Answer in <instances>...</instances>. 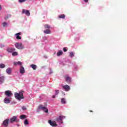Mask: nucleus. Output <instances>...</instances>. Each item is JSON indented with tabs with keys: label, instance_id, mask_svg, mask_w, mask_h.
Returning a JSON list of instances; mask_svg holds the SVG:
<instances>
[{
	"label": "nucleus",
	"instance_id": "7ed1b4c3",
	"mask_svg": "<svg viewBox=\"0 0 127 127\" xmlns=\"http://www.w3.org/2000/svg\"><path fill=\"white\" fill-rule=\"evenodd\" d=\"M15 47L17 48V49H19L20 50L24 49V46L22 45V43H16L15 44Z\"/></svg>",
	"mask_w": 127,
	"mask_h": 127
},
{
	"label": "nucleus",
	"instance_id": "f03ea898",
	"mask_svg": "<svg viewBox=\"0 0 127 127\" xmlns=\"http://www.w3.org/2000/svg\"><path fill=\"white\" fill-rule=\"evenodd\" d=\"M66 117L64 116H60L59 117H57L55 121H56V123H57V124L58 125H60V126L61 125H62V124H63V120H64V119H65Z\"/></svg>",
	"mask_w": 127,
	"mask_h": 127
},
{
	"label": "nucleus",
	"instance_id": "aec40b11",
	"mask_svg": "<svg viewBox=\"0 0 127 127\" xmlns=\"http://www.w3.org/2000/svg\"><path fill=\"white\" fill-rule=\"evenodd\" d=\"M63 51L60 50L59 52L57 53V55L58 57L60 56H61V55H63Z\"/></svg>",
	"mask_w": 127,
	"mask_h": 127
},
{
	"label": "nucleus",
	"instance_id": "a878e982",
	"mask_svg": "<svg viewBox=\"0 0 127 127\" xmlns=\"http://www.w3.org/2000/svg\"><path fill=\"white\" fill-rule=\"evenodd\" d=\"M12 56H17V55H18V53L17 52H12Z\"/></svg>",
	"mask_w": 127,
	"mask_h": 127
},
{
	"label": "nucleus",
	"instance_id": "4468645a",
	"mask_svg": "<svg viewBox=\"0 0 127 127\" xmlns=\"http://www.w3.org/2000/svg\"><path fill=\"white\" fill-rule=\"evenodd\" d=\"M20 74H24L25 73V69L24 67L22 66H21L19 69Z\"/></svg>",
	"mask_w": 127,
	"mask_h": 127
},
{
	"label": "nucleus",
	"instance_id": "1a4fd4ad",
	"mask_svg": "<svg viewBox=\"0 0 127 127\" xmlns=\"http://www.w3.org/2000/svg\"><path fill=\"white\" fill-rule=\"evenodd\" d=\"M63 89L66 92H68V91H70V86L68 85H64L63 86Z\"/></svg>",
	"mask_w": 127,
	"mask_h": 127
},
{
	"label": "nucleus",
	"instance_id": "4be33fe9",
	"mask_svg": "<svg viewBox=\"0 0 127 127\" xmlns=\"http://www.w3.org/2000/svg\"><path fill=\"white\" fill-rule=\"evenodd\" d=\"M5 68V64H0V69H4Z\"/></svg>",
	"mask_w": 127,
	"mask_h": 127
},
{
	"label": "nucleus",
	"instance_id": "cd10ccee",
	"mask_svg": "<svg viewBox=\"0 0 127 127\" xmlns=\"http://www.w3.org/2000/svg\"><path fill=\"white\" fill-rule=\"evenodd\" d=\"M61 103L64 104H66V100L65 99V98L61 99Z\"/></svg>",
	"mask_w": 127,
	"mask_h": 127
},
{
	"label": "nucleus",
	"instance_id": "9b49d317",
	"mask_svg": "<svg viewBox=\"0 0 127 127\" xmlns=\"http://www.w3.org/2000/svg\"><path fill=\"white\" fill-rule=\"evenodd\" d=\"M71 79L72 78H71V77H70V76L68 75H66L65 77V82H66V83H68V84L71 83Z\"/></svg>",
	"mask_w": 127,
	"mask_h": 127
},
{
	"label": "nucleus",
	"instance_id": "6ab92c4d",
	"mask_svg": "<svg viewBox=\"0 0 127 127\" xmlns=\"http://www.w3.org/2000/svg\"><path fill=\"white\" fill-rule=\"evenodd\" d=\"M44 33H45V34H50V33H51V31L49 29H46L44 31Z\"/></svg>",
	"mask_w": 127,
	"mask_h": 127
},
{
	"label": "nucleus",
	"instance_id": "b1692460",
	"mask_svg": "<svg viewBox=\"0 0 127 127\" xmlns=\"http://www.w3.org/2000/svg\"><path fill=\"white\" fill-rule=\"evenodd\" d=\"M44 27L46 29H50V27H51V26H50V25L46 24L45 25Z\"/></svg>",
	"mask_w": 127,
	"mask_h": 127
},
{
	"label": "nucleus",
	"instance_id": "4c0bfd02",
	"mask_svg": "<svg viewBox=\"0 0 127 127\" xmlns=\"http://www.w3.org/2000/svg\"><path fill=\"white\" fill-rule=\"evenodd\" d=\"M0 47L1 48H3V47H4V45H3V44H1V45H0Z\"/></svg>",
	"mask_w": 127,
	"mask_h": 127
},
{
	"label": "nucleus",
	"instance_id": "473e14b6",
	"mask_svg": "<svg viewBox=\"0 0 127 127\" xmlns=\"http://www.w3.org/2000/svg\"><path fill=\"white\" fill-rule=\"evenodd\" d=\"M22 110H23V111H25L26 110V107L25 106L22 107Z\"/></svg>",
	"mask_w": 127,
	"mask_h": 127
},
{
	"label": "nucleus",
	"instance_id": "dca6fc26",
	"mask_svg": "<svg viewBox=\"0 0 127 127\" xmlns=\"http://www.w3.org/2000/svg\"><path fill=\"white\" fill-rule=\"evenodd\" d=\"M11 68L10 67H8L6 69V74H7V75H11Z\"/></svg>",
	"mask_w": 127,
	"mask_h": 127
},
{
	"label": "nucleus",
	"instance_id": "39448f33",
	"mask_svg": "<svg viewBox=\"0 0 127 127\" xmlns=\"http://www.w3.org/2000/svg\"><path fill=\"white\" fill-rule=\"evenodd\" d=\"M39 110H41L43 111V112H45V113H48V109L46 107L44 106L43 105H40L38 107Z\"/></svg>",
	"mask_w": 127,
	"mask_h": 127
},
{
	"label": "nucleus",
	"instance_id": "bb28decb",
	"mask_svg": "<svg viewBox=\"0 0 127 127\" xmlns=\"http://www.w3.org/2000/svg\"><path fill=\"white\" fill-rule=\"evenodd\" d=\"M69 56L71 58H72V57H74V53H73V52H69Z\"/></svg>",
	"mask_w": 127,
	"mask_h": 127
},
{
	"label": "nucleus",
	"instance_id": "7c9ffc66",
	"mask_svg": "<svg viewBox=\"0 0 127 127\" xmlns=\"http://www.w3.org/2000/svg\"><path fill=\"white\" fill-rule=\"evenodd\" d=\"M18 2H20V3H22V2H25L26 1V0H18Z\"/></svg>",
	"mask_w": 127,
	"mask_h": 127
},
{
	"label": "nucleus",
	"instance_id": "f704fd0d",
	"mask_svg": "<svg viewBox=\"0 0 127 127\" xmlns=\"http://www.w3.org/2000/svg\"><path fill=\"white\" fill-rule=\"evenodd\" d=\"M63 51L64 52H67V49L66 48H63Z\"/></svg>",
	"mask_w": 127,
	"mask_h": 127
},
{
	"label": "nucleus",
	"instance_id": "0eeeda50",
	"mask_svg": "<svg viewBox=\"0 0 127 127\" xmlns=\"http://www.w3.org/2000/svg\"><path fill=\"white\" fill-rule=\"evenodd\" d=\"M22 14H26V15H27V16H30V11H29V10L23 9H22Z\"/></svg>",
	"mask_w": 127,
	"mask_h": 127
},
{
	"label": "nucleus",
	"instance_id": "a19ab883",
	"mask_svg": "<svg viewBox=\"0 0 127 127\" xmlns=\"http://www.w3.org/2000/svg\"><path fill=\"white\" fill-rule=\"evenodd\" d=\"M90 112H93V111H90Z\"/></svg>",
	"mask_w": 127,
	"mask_h": 127
},
{
	"label": "nucleus",
	"instance_id": "2eb2a0df",
	"mask_svg": "<svg viewBox=\"0 0 127 127\" xmlns=\"http://www.w3.org/2000/svg\"><path fill=\"white\" fill-rule=\"evenodd\" d=\"M5 79V77L4 76L0 75V84H2L3 82H4V80Z\"/></svg>",
	"mask_w": 127,
	"mask_h": 127
},
{
	"label": "nucleus",
	"instance_id": "c756f323",
	"mask_svg": "<svg viewBox=\"0 0 127 127\" xmlns=\"http://www.w3.org/2000/svg\"><path fill=\"white\" fill-rule=\"evenodd\" d=\"M24 124L25 126H27V125H29V123H28V121L27 120H25L24 122Z\"/></svg>",
	"mask_w": 127,
	"mask_h": 127
},
{
	"label": "nucleus",
	"instance_id": "c9c22d12",
	"mask_svg": "<svg viewBox=\"0 0 127 127\" xmlns=\"http://www.w3.org/2000/svg\"><path fill=\"white\" fill-rule=\"evenodd\" d=\"M50 72L49 74H50V75H51V74H52L53 73V71H52V70L51 69H50Z\"/></svg>",
	"mask_w": 127,
	"mask_h": 127
},
{
	"label": "nucleus",
	"instance_id": "5701e85b",
	"mask_svg": "<svg viewBox=\"0 0 127 127\" xmlns=\"http://www.w3.org/2000/svg\"><path fill=\"white\" fill-rule=\"evenodd\" d=\"M73 69L74 71H78V70H79V67L77 65L75 64L74 65Z\"/></svg>",
	"mask_w": 127,
	"mask_h": 127
},
{
	"label": "nucleus",
	"instance_id": "2f4dec72",
	"mask_svg": "<svg viewBox=\"0 0 127 127\" xmlns=\"http://www.w3.org/2000/svg\"><path fill=\"white\" fill-rule=\"evenodd\" d=\"M20 119L21 120H23L24 119H25V115H22L20 116Z\"/></svg>",
	"mask_w": 127,
	"mask_h": 127
},
{
	"label": "nucleus",
	"instance_id": "f257e3e1",
	"mask_svg": "<svg viewBox=\"0 0 127 127\" xmlns=\"http://www.w3.org/2000/svg\"><path fill=\"white\" fill-rule=\"evenodd\" d=\"M14 95L15 99L18 100V101H21V100L24 99V97L23 96V91H21L19 93L15 92Z\"/></svg>",
	"mask_w": 127,
	"mask_h": 127
},
{
	"label": "nucleus",
	"instance_id": "58836bf2",
	"mask_svg": "<svg viewBox=\"0 0 127 127\" xmlns=\"http://www.w3.org/2000/svg\"><path fill=\"white\" fill-rule=\"evenodd\" d=\"M84 1L85 2H88L89 1V0H84Z\"/></svg>",
	"mask_w": 127,
	"mask_h": 127
},
{
	"label": "nucleus",
	"instance_id": "20e7f679",
	"mask_svg": "<svg viewBox=\"0 0 127 127\" xmlns=\"http://www.w3.org/2000/svg\"><path fill=\"white\" fill-rule=\"evenodd\" d=\"M4 94L7 98H11V97L13 96V94H12V92H11V91L10 90L5 91Z\"/></svg>",
	"mask_w": 127,
	"mask_h": 127
},
{
	"label": "nucleus",
	"instance_id": "ea45409f",
	"mask_svg": "<svg viewBox=\"0 0 127 127\" xmlns=\"http://www.w3.org/2000/svg\"><path fill=\"white\" fill-rule=\"evenodd\" d=\"M0 10H1V6L0 5Z\"/></svg>",
	"mask_w": 127,
	"mask_h": 127
},
{
	"label": "nucleus",
	"instance_id": "393cba45",
	"mask_svg": "<svg viewBox=\"0 0 127 127\" xmlns=\"http://www.w3.org/2000/svg\"><path fill=\"white\" fill-rule=\"evenodd\" d=\"M3 27H6L8 25V23L6 22H4L2 23Z\"/></svg>",
	"mask_w": 127,
	"mask_h": 127
},
{
	"label": "nucleus",
	"instance_id": "6e6552de",
	"mask_svg": "<svg viewBox=\"0 0 127 127\" xmlns=\"http://www.w3.org/2000/svg\"><path fill=\"white\" fill-rule=\"evenodd\" d=\"M48 123L50 125V126L53 127H57L58 126L55 120L53 121H52L51 120H49Z\"/></svg>",
	"mask_w": 127,
	"mask_h": 127
},
{
	"label": "nucleus",
	"instance_id": "9d476101",
	"mask_svg": "<svg viewBox=\"0 0 127 127\" xmlns=\"http://www.w3.org/2000/svg\"><path fill=\"white\" fill-rule=\"evenodd\" d=\"M6 51L8 53H12V52L15 51V48H7L6 49Z\"/></svg>",
	"mask_w": 127,
	"mask_h": 127
},
{
	"label": "nucleus",
	"instance_id": "a211bd4d",
	"mask_svg": "<svg viewBox=\"0 0 127 127\" xmlns=\"http://www.w3.org/2000/svg\"><path fill=\"white\" fill-rule=\"evenodd\" d=\"M14 65L15 66H16L17 65H19V66H21L22 65V63L20 61H18V62H14Z\"/></svg>",
	"mask_w": 127,
	"mask_h": 127
},
{
	"label": "nucleus",
	"instance_id": "72a5a7b5",
	"mask_svg": "<svg viewBox=\"0 0 127 127\" xmlns=\"http://www.w3.org/2000/svg\"><path fill=\"white\" fill-rule=\"evenodd\" d=\"M56 95H57V96H58V94H59V90H56Z\"/></svg>",
	"mask_w": 127,
	"mask_h": 127
},
{
	"label": "nucleus",
	"instance_id": "f3484780",
	"mask_svg": "<svg viewBox=\"0 0 127 127\" xmlns=\"http://www.w3.org/2000/svg\"><path fill=\"white\" fill-rule=\"evenodd\" d=\"M21 34V33L19 32L15 34V37L16 39H21V37L19 36Z\"/></svg>",
	"mask_w": 127,
	"mask_h": 127
},
{
	"label": "nucleus",
	"instance_id": "e433bc0d",
	"mask_svg": "<svg viewBox=\"0 0 127 127\" xmlns=\"http://www.w3.org/2000/svg\"><path fill=\"white\" fill-rule=\"evenodd\" d=\"M56 97H57V95H56V94H55V95H53L52 98L53 99H55V98H56Z\"/></svg>",
	"mask_w": 127,
	"mask_h": 127
},
{
	"label": "nucleus",
	"instance_id": "f8f14e48",
	"mask_svg": "<svg viewBox=\"0 0 127 127\" xmlns=\"http://www.w3.org/2000/svg\"><path fill=\"white\" fill-rule=\"evenodd\" d=\"M10 99H11V98L5 97L3 100L4 103L5 104H9V103H10Z\"/></svg>",
	"mask_w": 127,
	"mask_h": 127
},
{
	"label": "nucleus",
	"instance_id": "c85d7f7f",
	"mask_svg": "<svg viewBox=\"0 0 127 127\" xmlns=\"http://www.w3.org/2000/svg\"><path fill=\"white\" fill-rule=\"evenodd\" d=\"M59 18H65V15L62 14L59 16Z\"/></svg>",
	"mask_w": 127,
	"mask_h": 127
},
{
	"label": "nucleus",
	"instance_id": "423d86ee",
	"mask_svg": "<svg viewBox=\"0 0 127 127\" xmlns=\"http://www.w3.org/2000/svg\"><path fill=\"white\" fill-rule=\"evenodd\" d=\"M9 123V119H6L3 121L1 125L4 127H7L8 126Z\"/></svg>",
	"mask_w": 127,
	"mask_h": 127
},
{
	"label": "nucleus",
	"instance_id": "ddd939ff",
	"mask_svg": "<svg viewBox=\"0 0 127 127\" xmlns=\"http://www.w3.org/2000/svg\"><path fill=\"white\" fill-rule=\"evenodd\" d=\"M17 119V117L13 116L12 118H11L10 119V120H9V123H10L11 124H12V123H14V122H15V121H16Z\"/></svg>",
	"mask_w": 127,
	"mask_h": 127
},
{
	"label": "nucleus",
	"instance_id": "412c9836",
	"mask_svg": "<svg viewBox=\"0 0 127 127\" xmlns=\"http://www.w3.org/2000/svg\"><path fill=\"white\" fill-rule=\"evenodd\" d=\"M30 67H31L33 70H36V69H37V65L36 64H32L30 65Z\"/></svg>",
	"mask_w": 127,
	"mask_h": 127
}]
</instances>
